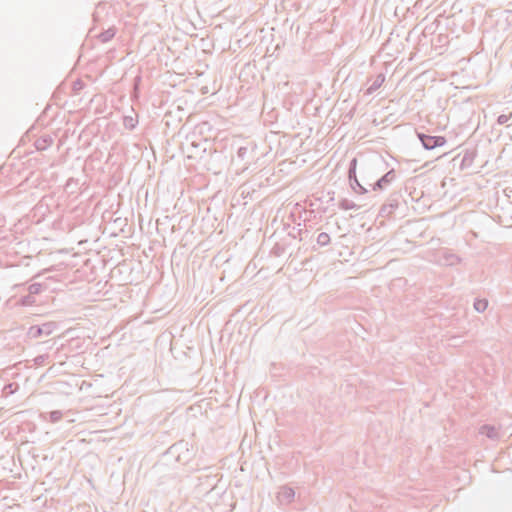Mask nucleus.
Instances as JSON below:
<instances>
[{
    "label": "nucleus",
    "instance_id": "obj_3",
    "mask_svg": "<svg viewBox=\"0 0 512 512\" xmlns=\"http://www.w3.org/2000/svg\"><path fill=\"white\" fill-rule=\"evenodd\" d=\"M487 301L486 300H478L475 302V308L478 311H484L487 308Z\"/></svg>",
    "mask_w": 512,
    "mask_h": 512
},
{
    "label": "nucleus",
    "instance_id": "obj_2",
    "mask_svg": "<svg viewBox=\"0 0 512 512\" xmlns=\"http://www.w3.org/2000/svg\"><path fill=\"white\" fill-rule=\"evenodd\" d=\"M394 178V174L392 172H388L386 175H384L378 182H377V186L379 188H382L385 184L389 183L390 181H392Z\"/></svg>",
    "mask_w": 512,
    "mask_h": 512
},
{
    "label": "nucleus",
    "instance_id": "obj_1",
    "mask_svg": "<svg viewBox=\"0 0 512 512\" xmlns=\"http://www.w3.org/2000/svg\"><path fill=\"white\" fill-rule=\"evenodd\" d=\"M420 139L426 149L441 147L446 143V139L442 136L423 135L420 137Z\"/></svg>",
    "mask_w": 512,
    "mask_h": 512
}]
</instances>
